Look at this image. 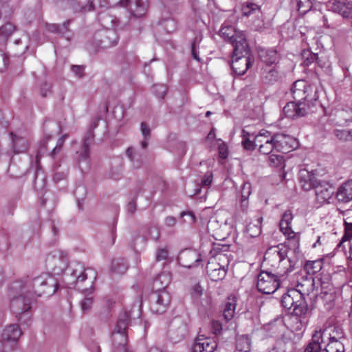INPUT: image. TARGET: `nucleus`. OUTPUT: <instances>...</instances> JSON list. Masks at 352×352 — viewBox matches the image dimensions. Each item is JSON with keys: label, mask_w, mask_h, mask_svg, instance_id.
<instances>
[{"label": "nucleus", "mask_w": 352, "mask_h": 352, "mask_svg": "<svg viewBox=\"0 0 352 352\" xmlns=\"http://www.w3.org/2000/svg\"><path fill=\"white\" fill-rule=\"evenodd\" d=\"M186 216L188 217V220H185L188 223H192L195 221V216L191 212H182L181 213V217H184Z\"/></svg>", "instance_id": "obj_60"}, {"label": "nucleus", "mask_w": 352, "mask_h": 352, "mask_svg": "<svg viewBox=\"0 0 352 352\" xmlns=\"http://www.w3.org/2000/svg\"><path fill=\"white\" fill-rule=\"evenodd\" d=\"M15 27L10 23H6L0 28V46H4L8 38L12 35Z\"/></svg>", "instance_id": "obj_30"}, {"label": "nucleus", "mask_w": 352, "mask_h": 352, "mask_svg": "<svg viewBox=\"0 0 352 352\" xmlns=\"http://www.w3.org/2000/svg\"><path fill=\"white\" fill-rule=\"evenodd\" d=\"M333 134L340 141H352V129H335Z\"/></svg>", "instance_id": "obj_36"}, {"label": "nucleus", "mask_w": 352, "mask_h": 352, "mask_svg": "<svg viewBox=\"0 0 352 352\" xmlns=\"http://www.w3.org/2000/svg\"><path fill=\"white\" fill-rule=\"evenodd\" d=\"M275 150L281 153H287L296 145V140L289 135L277 133L273 135Z\"/></svg>", "instance_id": "obj_16"}, {"label": "nucleus", "mask_w": 352, "mask_h": 352, "mask_svg": "<svg viewBox=\"0 0 352 352\" xmlns=\"http://www.w3.org/2000/svg\"><path fill=\"white\" fill-rule=\"evenodd\" d=\"M314 190L316 200L320 204L330 203V200L335 194L334 187L324 181H320Z\"/></svg>", "instance_id": "obj_12"}, {"label": "nucleus", "mask_w": 352, "mask_h": 352, "mask_svg": "<svg viewBox=\"0 0 352 352\" xmlns=\"http://www.w3.org/2000/svg\"><path fill=\"white\" fill-rule=\"evenodd\" d=\"M72 72L78 77H80L83 73V67L79 65H73Z\"/></svg>", "instance_id": "obj_62"}, {"label": "nucleus", "mask_w": 352, "mask_h": 352, "mask_svg": "<svg viewBox=\"0 0 352 352\" xmlns=\"http://www.w3.org/2000/svg\"><path fill=\"white\" fill-rule=\"evenodd\" d=\"M314 279L309 278L305 280V283H298L297 285V289H289L286 294H284L281 298L282 305L287 309L294 307L296 304V300L305 294H309L310 291L312 290L314 286Z\"/></svg>", "instance_id": "obj_7"}, {"label": "nucleus", "mask_w": 352, "mask_h": 352, "mask_svg": "<svg viewBox=\"0 0 352 352\" xmlns=\"http://www.w3.org/2000/svg\"><path fill=\"white\" fill-rule=\"evenodd\" d=\"M171 280L170 274L168 272H162L157 276L153 280V287L155 292H161L169 285Z\"/></svg>", "instance_id": "obj_28"}, {"label": "nucleus", "mask_w": 352, "mask_h": 352, "mask_svg": "<svg viewBox=\"0 0 352 352\" xmlns=\"http://www.w3.org/2000/svg\"><path fill=\"white\" fill-rule=\"evenodd\" d=\"M140 130H141L142 135L144 138V140L141 142V146L143 148H146L147 144H148V139L150 136L151 130L147 126V125L144 122H142L141 124Z\"/></svg>", "instance_id": "obj_47"}, {"label": "nucleus", "mask_w": 352, "mask_h": 352, "mask_svg": "<svg viewBox=\"0 0 352 352\" xmlns=\"http://www.w3.org/2000/svg\"><path fill=\"white\" fill-rule=\"evenodd\" d=\"M204 289L199 284H195L191 288V296L195 301L199 300L203 295Z\"/></svg>", "instance_id": "obj_50"}, {"label": "nucleus", "mask_w": 352, "mask_h": 352, "mask_svg": "<svg viewBox=\"0 0 352 352\" xmlns=\"http://www.w3.org/2000/svg\"><path fill=\"white\" fill-rule=\"evenodd\" d=\"M269 163L274 167L281 166L283 164V157L280 155H271L269 157Z\"/></svg>", "instance_id": "obj_52"}, {"label": "nucleus", "mask_w": 352, "mask_h": 352, "mask_svg": "<svg viewBox=\"0 0 352 352\" xmlns=\"http://www.w3.org/2000/svg\"><path fill=\"white\" fill-rule=\"evenodd\" d=\"M93 304V298L91 297H88L84 298V300L81 302V307L83 311L88 310Z\"/></svg>", "instance_id": "obj_59"}, {"label": "nucleus", "mask_w": 352, "mask_h": 352, "mask_svg": "<svg viewBox=\"0 0 352 352\" xmlns=\"http://www.w3.org/2000/svg\"><path fill=\"white\" fill-rule=\"evenodd\" d=\"M289 322L291 323V327L294 330L299 331L306 323V318L295 315H292L289 317Z\"/></svg>", "instance_id": "obj_38"}, {"label": "nucleus", "mask_w": 352, "mask_h": 352, "mask_svg": "<svg viewBox=\"0 0 352 352\" xmlns=\"http://www.w3.org/2000/svg\"><path fill=\"white\" fill-rule=\"evenodd\" d=\"M14 148L16 153H21L26 150V142L23 139H19L14 140Z\"/></svg>", "instance_id": "obj_56"}, {"label": "nucleus", "mask_w": 352, "mask_h": 352, "mask_svg": "<svg viewBox=\"0 0 352 352\" xmlns=\"http://www.w3.org/2000/svg\"><path fill=\"white\" fill-rule=\"evenodd\" d=\"M242 144L244 148L252 151L257 146L255 140L251 141L249 138V133L245 130H242Z\"/></svg>", "instance_id": "obj_42"}, {"label": "nucleus", "mask_w": 352, "mask_h": 352, "mask_svg": "<svg viewBox=\"0 0 352 352\" xmlns=\"http://www.w3.org/2000/svg\"><path fill=\"white\" fill-rule=\"evenodd\" d=\"M67 138V135H64L58 140L56 146L54 147V148L52 150V151L51 153V155L52 157L55 156V155L60 151V148L63 146V145Z\"/></svg>", "instance_id": "obj_58"}, {"label": "nucleus", "mask_w": 352, "mask_h": 352, "mask_svg": "<svg viewBox=\"0 0 352 352\" xmlns=\"http://www.w3.org/2000/svg\"><path fill=\"white\" fill-rule=\"evenodd\" d=\"M291 93L294 100L298 102H304L308 107L313 105L314 102L318 98L316 89L303 80H298L294 82Z\"/></svg>", "instance_id": "obj_6"}, {"label": "nucleus", "mask_w": 352, "mask_h": 352, "mask_svg": "<svg viewBox=\"0 0 352 352\" xmlns=\"http://www.w3.org/2000/svg\"><path fill=\"white\" fill-rule=\"evenodd\" d=\"M271 134L267 131H263L260 132L258 135L255 136V141L256 145L258 146L261 144H263L267 140H270Z\"/></svg>", "instance_id": "obj_49"}, {"label": "nucleus", "mask_w": 352, "mask_h": 352, "mask_svg": "<svg viewBox=\"0 0 352 352\" xmlns=\"http://www.w3.org/2000/svg\"><path fill=\"white\" fill-rule=\"evenodd\" d=\"M241 11L243 15L247 16L254 14H258L260 12L258 6L252 3L243 4Z\"/></svg>", "instance_id": "obj_41"}, {"label": "nucleus", "mask_w": 352, "mask_h": 352, "mask_svg": "<svg viewBox=\"0 0 352 352\" xmlns=\"http://www.w3.org/2000/svg\"><path fill=\"white\" fill-rule=\"evenodd\" d=\"M57 290V283L50 274H43L31 283L23 280L13 282L9 287L11 307L16 314L28 311L30 309V299L43 294L52 295Z\"/></svg>", "instance_id": "obj_1"}, {"label": "nucleus", "mask_w": 352, "mask_h": 352, "mask_svg": "<svg viewBox=\"0 0 352 352\" xmlns=\"http://www.w3.org/2000/svg\"><path fill=\"white\" fill-rule=\"evenodd\" d=\"M237 296L235 294L230 295L226 300L223 309V318L228 322L232 319L235 314Z\"/></svg>", "instance_id": "obj_26"}, {"label": "nucleus", "mask_w": 352, "mask_h": 352, "mask_svg": "<svg viewBox=\"0 0 352 352\" xmlns=\"http://www.w3.org/2000/svg\"><path fill=\"white\" fill-rule=\"evenodd\" d=\"M297 7L300 13L305 14L311 8V3L309 0H297Z\"/></svg>", "instance_id": "obj_48"}, {"label": "nucleus", "mask_w": 352, "mask_h": 352, "mask_svg": "<svg viewBox=\"0 0 352 352\" xmlns=\"http://www.w3.org/2000/svg\"><path fill=\"white\" fill-rule=\"evenodd\" d=\"M177 220L174 217H167L164 220V224L167 227H173L176 224Z\"/></svg>", "instance_id": "obj_61"}, {"label": "nucleus", "mask_w": 352, "mask_h": 352, "mask_svg": "<svg viewBox=\"0 0 352 352\" xmlns=\"http://www.w3.org/2000/svg\"><path fill=\"white\" fill-rule=\"evenodd\" d=\"M188 333L186 324L180 318H174L168 331V336L173 342H179L182 340Z\"/></svg>", "instance_id": "obj_11"}, {"label": "nucleus", "mask_w": 352, "mask_h": 352, "mask_svg": "<svg viewBox=\"0 0 352 352\" xmlns=\"http://www.w3.org/2000/svg\"><path fill=\"white\" fill-rule=\"evenodd\" d=\"M99 20L104 28L100 33V36H103L100 40L101 47L107 48L115 45L118 39L116 31V28L118 26L116 17L106 13H101L99 15Z\"/></svg>", "instance_id": "obj_5"}, {"label": "nucleus", "mask_w": 352, "mask_h": 352, "mask_svg": "<svg viewBox=\"0 0 352 352\" xmlns=\"http://www.w3.org/2000/svg\"><path fill=\"white\" fill-rule=\"evenodd\" d=\"M217 347L216 342L210 338L199 336L195 340L192 352H213Z\"/></svg>", "instance_id": "obj_17"}, {"label": "nucleus", "mask_w": 352, "mask_h": 352, "mask_svg": "<svg viewBox=\"0 0 352 352\" xmlns=\"http://www.w3.org/2000/svg\"><path fill=\"white\" fill-rule=\"evenodd\" d=\"M22 335V331L17 324L6 327L2 333V338L10 344H15Z\"/></svg>", "instance_id": "obj_20"}, {"label": "nucleus", "mask_w": 352, "mask_h": 352, "mask_svg": "<svg viewBox=\"0 0 352 352\" xmlns=\"http://www.w3.org/2000/svg\"><path fill=\"white\" fill-rule=\"evenodd\" d=\"M70 23L69 21L65 22L63 25L51 24L48 26V30L51 32H58L65 34L67 30V25Z\"/></svg>", "instance_id": "obj_51"}, {"label": "nucleus", "mask_w": 352, "mask_h": 352, "mask_svg": "<svg viewBox=\"0 0 352 352\" xmlns=\"http://www.w3.org/2000/svg\"><path fill=\"white\" fill-rule=\"evenodd\" d=\"M168 252L166 248H160L157 250L155 255L156 261H165L168 259Z\"/></svg>", "instance_id": "obj_54"}, {"label": "nucleus", "mask_w": 352, "mask_h": 352, "mask_svg": "<svg viewBox=\"0 0 352 352\" xmlns=\"http://www.w3.org/2000/svg\"><path fill=\"white\" fill-rule=\"evenodd\" d=\"M262 218L258 217L256 219V223H250L247 226V232L252 237L258 236L261 233V223Z\"/></svg>", "instance_id": "obj_37"}, {"label": "nucleus", "mask_w": 352, "mask_h": 352, "mask_svg": "<svg viewBox=\"0 0 352 352\" xmlns=\"http://www.w3.org/2000/svg\"><path fill=\"white\" fill-rule=\"evenodd\" d=\"M259 55L262 60L267 65L274 64L278 60L277 52L273 49L261 50Z\"/></svg>", "instance_id": "obj_34"}, {"label": "nucleus", "mask_w": 352, "mask_h": 352, "mask_svg": "<svg viewBox=\"0 0 352 352\" xmlns=\"http://www.w3.org/2000/svg\"><path fill=\"white\" fill-rule=\"evenodd\" d=\"M329 10L344 19H352V1L351 0H333L330 3Z\"/></svg>", "instance_id": "obj_14"}, {"label": "nucleus", "mask_w": 352, "mask_h": 352, "mask_svg": "<svg viewBox=\"0 0 352 352\" xmlns=\"http://www.w3.org/2000/svg\"><path fill=\"white\" fill-rule=\"evenodd\" d=\"M352 239V223L344 222V234L341 242L346 241H351Z\"/></svg>", "instance_id": "obj_53"}, {"label": "nucleus", "mask_w": 352, "mask_h": 352, "mask_svg": "<svg viewBox=\"0 0 352 352\" xmlns=\"http://www.w3.org/2000/svg\"><path fill=\"white\" fill-rule=\"evenodd\" d=\"M15 27L10 23H6L0 28V46H4L8 38L12 35Z\"/></svg>", "instance_id": "obj_32"}, {"label": "nucleus", "mask_w": 352, "mask_h": 352, "mask_svg": "<svg viewBox=\"0 0 352 352\" xmlns=\"http://www.w3.org/2000/svg\"><path fill=\"white\" fill-rule=\"evenodd\" d=\"M170 302V296L166 290L154 292L151 296V310L155 314H163Z\"/></svg>", "instance_id": "obj_9"}, {"label": "nucleus", "mask_w": 352, "mask_h": 352, "mask_svg": "<svg viewBox=\"0 0 352 352\" xmlns=\"http://www.w3.org/2000/svg\"><path fill=\"white\" fill-rule=\"evenodd\" d=\"M141 316V301L136 298L131 309H126L119 317L111 334V341L115 352H129L126 347L127 336L126 329L130 320L138 319Z\"/></svg>", "instance_id": "obj_2"}, {"label": "nucleus", "mask_w": 352, "mask_h": 352, "mask_svg": "<svg viewBox=\"0 0 352 352\" xmlns=\"http://www.w3.org/2000/svg\"><path fill=\"white\" fill-rule=\"evenodd\" d=\"M299 182L301 188L306 191L315 189L316 185L320 182L311 172L306 169H302L299 172Z\"/></svg>", "instance_id": "obj_18"}, {"label": "nucleus", "mask_w": 352, "mask_h": 352, "mask_svg": "<svg viewBox=\"0 0 352 352\" xmlns=\"http://www.w3.org/2000/svg\"><path fill=\"white\" fill-rule=\"evenodd\" d=\"M230 42L234 50L235 60L248 54V43L244 33L232 26L221 27V37Z\"/></svg>", "instance_id": "obj_4"}, {"label": "nucleus", "mask_w": 352, "mask_h": 352, "mask_svg": "<svg viewBox=\"0 0 352 352\" xmlns=\"http://www.w3.org/2000/svg\"><path fill=\"white\" fill-rule=\"evenodd\" d=\"M333 332L336 333L337 337L330 334L329 342L324 349V352H344V346L343 343L340 341V338L342 337V332H339L338 329H334Z\"/></svg>", "instance_id": "obj_22"}, {"label": "nucleus", "mask_w": 352, "mask_h": 352, "mask_svg": "<svg viewBox=\"0 0 352 352\" xmlns=\"http://www.w3.org/2000/svg\"><path fill=\"white\" fill-rule=\"evenodd\" d=\"M309 108L305 103L298 102L294 100L287 103L283 108V112L287 117L294 118L306 115Z\"/></svg>", "instance_id": "obj_15"}, {"label": "nucleus", "mask_w": 352, "mask_h": 352, "mask_svg": "<svg viewBox=\"0 0 352 352\" xmlns=\"http://www.w3.org/2000/svg\"><path fill=\"white\" fill-rule=\"evenodd\" d=\"M273 136L270 138V140L265 141V143L258 145V151L261 153L268 155L273 150H275V144H274Z\"/></svg>", "instance_id": "obj_39"}, {"label": "nucleus", "mask_w": 352, "mask_h": 352, "mask_svg": "<svg viewBox=\"0 0 352 352\" xmlns=\"http://www.w3.org/2000/svg\"><path fill=\"white\" fill-rule=\"evenodd\" d=\"M262 77L265 82H274L278 80V72L274 67H271L268 65L263 69Z\"/></svg>", "instance_id": "obj_35"}, {"label": "nucleus", "mask_w": 352, "mask_h": 352, "mask_svg": "<svg viewBox=\"0 0 352 352\" xmlns=\"http://www.w3.org/2000/svg\"><path fill=\"white\" fill-rule=\"evenodd\" d=\"M322 268V263L319 261H309L305 264V269L309 274H314Z\"/></svg>", "instance_id": "obj_44"}, {"label": "nucleus", "mask_w": 352, "mask_h": 352, "mask_svg": "<svg viewBox=\"0 0 352 352\" xmlns=\"http://www.w3.org/2000/svg\"><path fill=\"white\" fill-rule=\"evenodd\" d=\"M154 93L159 98H163L166 94L167 88L164 85L160 84L154 87Z\"/></svg>", "instance_id": "obj_55"}, {"label": "nucleus", "mask_w": 352, "mask_h": 352, "mask_svg": "<svg viewBox=\"0 0 352 352\" xmlns=\"http://www.w3.org/2000/svg\"><path fill=\"white\" fill-rule=\"evenodd\" d=\"M228 156V148L224 143H221V160L227 158Z\"/></svg>", "instance_id": "obj_64"}, {"label": "nucleus", "mask_w": 352, "mask_h": 352, "mask_svg": "<svg viewBox=\"0 0 352 352\" xmlns=\"http://www.w3.org/2000/svg\"><path fill=\"white\" fill-rule=\"evenodd\" d=\"M147 7L148 0H134L131 10L135 16L141 17L145 14Z\"/></svg>", "instance_id": "obj_29"}, {"label": "nucleus", "mask_w": 352, "mask_h": 352, "mask_svg": "<svg viewBox=\"0 0 352 352\" xmlns=\"http://www.w3.org/2000/svg\"><path fill=\"white\" fill-rule=\"evenodd\" d=\"M70 278L72 283H79L83 282L87 279V274L85 273V270L82 263H74L70 269Z\"/></svg>", "instance_id": "obj_25"}, {"label": "nucleus", "mask_w": 352, "mask_h": 352, "mask_svg": "<svg viewBox=\"0 0 352 352\" xmlns=\"http://www.w3.org/2000/svg\"><path fill=\"white\" fill-rule=\"evenodd\" d=\"M251 65V60L249 56V48L248 47V54L241 56L239 59L235 60L234 53L232 56V69L237 75H243Z\"/></svg>", "instance_id": "obj_19"}, {"label": "nucleus", "mask_w": 352, "mask_h": 352, "mask_svg": "<svg viewBox=\"0 0 352 352\" xmlns=\"http://www.w3.org/2000/svg\"><path fill=\"white\" fill-rule=\"evenodd\" d=\"M251 193V185L250 183H244L241 188L242 201H245Z\"/></svg>", "instance_id": "obj_57"}, {"label": "nucleus", "mask_w": 352, "mask_h": 352, "mask_svg": "<svg viewBox=\"0 0 352 352\" xmlns=\"http://www.w3.org/2000/svg\"><path fill=\"white\" fill-rule=\"evenodd\" d=\"M336 197L342 203H347L352 200V179L345 182L338 188Z\"/></svg>", "instance_id": "obj_23"}, {"label": "nucleus", "mask_w": 352, "mask_h": 352, "mask_svg": "<svg viewBox=\"0 0 352 352\" xmlns=\"http://www.w3.org/2000/svg\"><path fill=\"white\" fill-rule=\"evenodd\" d=\"M309 310L307 303L302 296L299 300H296V304L293 307L292 315L300 316L305 318V316Z\"/></svg>", "instance_id": "obj_33"}, {"label": "nucleus", "mask_w": 352, "mask_h": 352, "mask_svg": "<svg viewBox=\"0 0 352 352\" xmlns=\"http://www.w3.org/2000/svg\"><path fill=\"white\" fill-rule=\"evenodd\" d=\"M179 259L183 266L188 268L197 265L201 261L200 255L193 250L183 252Z\"/></svg>", "instance_id": "obj_24"}, {"label": "nucleus", "mask_w": 352, "mask_h": 352, "mask_svg": "<svg viewBox=\"0 0 352 352\" xmlns=\"http://www.w3.org/2000/svg\"><path fill=\"white\" fill-rule=\"evenodd\" d=\"M326 330L316 331L312 336V341L309 342L305 349V352H320V344L323 342V335Z\"/></svg>", "instance_id": "obj_27"}, {"label": "nucleus", "mask_w": 352, "mask_h": 352, "mask_svg": "<svg viewBox=\"0 0 352 352\" xmlns=\"http://www.w3.org/2000/svg\"><path fill=\"white\" fill-rule=\"evenodd\" d=\"M47 266L52 270L54 274L62 273L67 267V258L65 254L60 251H54L47 256Z\"/></svg>", "instance_id": "obj_10"}, {"label": "nucleus", "mask_w": 352, "mask_h": 352, "mask_svg": "<svg viewBox=\"0 0 352 352\" xmlns=\"http://www.w3.org/2000/svg\"><path fill=\"white\" fill-rule=\"evenodd\" d=\"M160 25L167 32H173L177 29V23L171 18L162 20L160 22Z\"/></svg>", "instance_id": "obj_45"}, {"label": "nucleus", "mask_w": 352, "mask_h": 352, "mask_svg": "<svg viewBox=\"0 0 352 352\" xmlns=\"http://www.w3.org/2000/svg\"><path fill=\"white\" fill-rule=\"evenodd\" d=\"M92 135H89L88 138L85 140V143L82 148V151L80 155L79 164L85 162L88 166V158H89V148H88V139L92 138Z\"/></svg>", "instance_id": "obj_43"}, {"label": "nucleus", "mask_w": 352, "mask_h": 352, "mask_svg": "<svg viewBox=\"0 0 352 352\" xmlns=\"http://www.w3.org/2000/svg\"><path fill=\"white\" fill-rule=\"evenodd\" d=\"M127 268L128 266L123 259H116L112 263L111 270L117 274L124 273Z\"/></svg>", "instance_id": "obj_40"}, {"label": "nucleus", "mask_w": 352, "mask_h": 352, "mask_svg": "<svg viewBox=\"0 0 352 352\" xmlns=\"http://www.w3.org/2000/svg\"><path fill=\"white\" fill-rule=\"evenodd\" d=\"M212 173H208L205 176L204 179L202 180V184L204 186H209L212 183Z\"/></svg>", "instance_id": "obj_63"}, {"label": "nucleus", "mask_w": 352, "mask_h": 352, "mask_svg": "<svg viewBox=\"0 0 352 352\" xmlns=\"http://www.w3.org/2000/svg\"><path fill=\"white\" fill-rule=\"evenodd\" d=\"M211 256L207 264V274L211 280L217 282L220 280V258L218 257L219 250L214 248L210 252Z\"/></svg>", "instance_id": "obj_13"}, {"label": "nucleus", "mask_w": 352, "mask_h": 352, "mask_svg": "<svg viewBox=\"0 0 352 352\" xmlns=\"http://www.w3.org/2000/svg\"><path fill=\"white\" fill-rule=\"evenodd\" d=\"M236 348L239 351L247 352L250 350V344L248 338L241 337L236 341Z\"/></svg>", "instance_id": "obj_46"}, {"label": "nucleus", "mask_w": 352, "mask_h": 352, "mask_svg": "<svg viewBox=\"0 0 352 352\" xmlns=\"http://www.w3.org/2000/svg\"><path fill=\"white\" fill-rule=\"evenodd\" d=\"M292 219L293 214L291 210H286L283 213L280 222V231L289 239H294L296 236V233L292 230L291 227Z\"/></svg>", "instance_id": "obj_21"}, {"label": "nucleus", "mask_w": 352, "mask_h": 352, "mask_svg": "<svg viewBox=\"0 0 352 352\" xmlns=\"http://www.w3.org/2000/svg\"><path fill=\"white\" fill-rule=\"evenodd\" d=\"M15 27L10 23H6L0 28V46H4L8 38L12 35Z\"/></svg>", "instance_id": "obj_31"}, {"label": "nucleus", "mask_w": 352, "mask_h": 352, "mask_svg": "<svg viewBox=\"0 0 352 352\" xmlns=\"http://www.w3.org/2000/svg\"><path fill=\"white\" fill-rule=\"evenodd\" d=\"M278 277L280 276L276 273L274 274L270 272L262 270L257 277L258 290L265 294H273L280 286Z\"/></svg>", "instance_id": "obj_8"}, {"label": "nucleus", "mask_w": 352, "mask_h": 352, "mask_svg": "<svg viewBox=\"0 0 352 352\" xmlns=\"http://www.w3.org/2000/svg\"><path fill=\"white\" fill-rule=\"evenodd\" d=\"M287 248L283 245L269 248L264 255L263 264L270 266L280 276L293 270L296 261L287 257Z\"/></svg>", "instance_id": "obj_3"}]
</instances>
